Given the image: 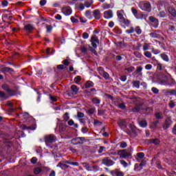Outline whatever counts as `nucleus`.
Returning <instances> with one entry per match:
<instances>
[{"label": "nucleus", "mask_w": 176, "mask_h": 176, "mask_svg": "<svg viewBox=\"0 0 176 176\" xmlns=\"http://www.w3.org/2000/svg\"><path fill=\"white\" fill-rule=\"evenodd\" d=\"M120 164H122V166H123V167H124L125 168H126V167H127L129 166V164L127 162H126V161H124V160H121Z\"/></svg>", "instance_id": "nucleus-35"}, {"label": "nucleus", "mask_w": 176, "mask_h": 176, "mask_svg": "<svg viewBox=\"0 0 176 176\" xmlns=\"http://www.w3.org/2000/svg\"><path fill=\"white\" fill-rule=\"evenodd\" d=\"M47 32H52V30H53V27L52 25H46Z\"/></svg>", "instance_id": "nucleus-45"}, {"label": "nucleus", "mask_w": 176, "mask_h": 176, "mask_svg": "<svg viewBox=\"0 0 176 176\" xmlns=\"http://www.w3.org/2000/svg\"><path fill=\"white\" fill-rule=\"evenodd\" d=\"M118 108H120V109H124L126 108V105L124 103H121L118 105Z\"/></svg>", "instance_id": "nucleus-47"}, {"label": "nucleus", "mask_w": 176, "mask_h": 176, "mask_svg": "<svg viewBox=\"0 0 176 176\" xmlns=\"http://www.w3.org/2000/svg\"><path fill=\"white\" fill-rule=\"evenodd\" d=\"M1 71L3 74H6V72H9L10 74H12L13 72L12 69L8 67H1Z\"/></svg>", "instance_id": "nucleus-14"}, {"label": "nucleus", "mask_w": 176, "mask_h": 176, "mask_svg": "<svg viewBox=\"0 0 176 176\" xmlns=\"http://www.w3.org/2000/svg\"><path fill=\"white\" fill-rule=\"evenodd\" d=\"M85 16L86 17H88V19H90V17H91V12H90V10H87L85 12Z\"/></svg>", "instance_id": "nucleus-40"}, {"label": "nucleus", "mask_w": 176, "mask_h": 176, "mask_svg": "<svg viewBox=\"0 0 176 176\" xmlns=\"http://www.w3.org/2000/svg\"><path fill=\"white\" fill-rule=\"evenodd\" d=\"M142 107V104H140L139 105H136L135 106L133 109H132V112H140V110L141 109V108Z\"/></svg>", "instance_id": "nucleus-19"}, {"label": "nucleus", "mask_w": 176, "mask_h": 176, "mask_svg": "<svg viewBox=\"0 0 176 176\" xmlns=\"http://www.w3.org/2000/svg\"><path fill=\"white\" fill-rule=\"evenodd\" d=\"M139 8L141 10H144V12H151V3L148 2L141 1L139 3Z\"/></svg>", "instance_id": "nucleus-2"}, {"label": "nucleus", "mask_w": 176, "mask_h": 176, "mask_svg": "<svg viewBox=\"0 0 176 176\" xmlns=\"http://www.w3.org/2000/svg\"><path fill=\"white\" fill-rule=\"evenodd\" d=\"M142 167H144V164H142V163L136 164L135 165V171H140V170H141V168H142Z\"/></svg>", "instance_id": "nucleus-25"}, {"label": "nucleus", "mask_w": 176, "mask_h": 176, "mask_svg": "<svg viewBox=\"0 0 176 176\" xmlns=\"http://www.w3.org/2000/svg\"><path fill=\"white\" fill-rule=\"evenodd\" d=\"M63 119H64V120H65V122L69 120V113H65L64 116H63Z\"/></svg>", "instance_id": "nucleus-36"}, {"label": "nucleus", "mask_w": 176, "mask_h": 176, "mask_svg": "<svg viewBox=\"0 0 176 176\" xmlns=\"http://www.w3.org/2000/svg\"><path fill=\"white\" fill-rule=\"evenodd\" d=\"M102 164H104L105 166H107L108 167L111 166H113L115 164V162L112 161V160L109 159V157H106L102 160Z\"/></svg>", "instance_id": "nucleus-6"}, {"label": "nucleus", "mask_w": 176, "mask_h": 176, "mask_svg": "<svg viewBox=\"0 0 176 176\" xmlns=\"http://www.w3.org/2000/svg\"><path fill=\"white\" fill-rule=\"evenodd\" d=\"M131 12H132L133 14H134V16H135V14H137V13H138L137 10L135 8H131Z\"/></svg>", "instance_id": "nucleus-56"}, {"label": "nucleus", "mask_w": 176, "mask_h": 176, "mask_svg": "<svg viewBox=\"0 0 176 176\" xmlns=\"http://www.w3.org/2000/svg\"><path fill=\"white\" fill-rule=\"evenodd\" d=\"M82 138H73L72 140V144H73V145H78V144H82V142H80L82 141Z\"/></svg>", "instance_id": "nucleus-13"}, {"label": "nucleus", "mask_w": 176, "mask_h": 176, "mask_svg": "<svg viewBox=\"0 0 176 176\" xmlns=\"http://www.w3.org/2000/svg\"><path fill=\"white\" fill-rule=\"evenodd\" d=\"M112 176H124V173L123 172L116 169L115 170H112L111 172Z\"/></svg>", "instance_id": "nucleus-11"}, {"label": "nucleus", "mask_w": 176, "mask_h": 176, "mask_svg": "<svg viewBox=\"0 0 176 176\" xmlns=\"http://www.w3.org/2000/svg\"><path fill=\"white\" fill-rule=\"evenodd\" d=\"M81 52H82V53H87V49L85 48V47H81Z\"/></svg>", "instance_id": "nucleus-64"}, {"label": "nucleus", "mask_w": 176, "mask_h": 176, "mask_svg": "<svg viewBox=\"0 0 176 176\" xmlns=\"http://www.w3.org/2000/svg\"><path fill=\"white\" fill-rule=\"evenodd\" d=\"M56 141V137L54 135H47L45 136V142L47 146H50V144H52Z\"/></svg>", "instance_id": "nucleus-3"}, {"label": "nucleus", "mask_w": 176, "mask_h": 176, "mask_svg": "<svg viewBox=\"0 0 176 176\" xmlns=\"http://www.w3.org/2000/svg\"><path fill=\"white\" fill-rule=\"evenodd\" d=\"M36 162H38V159L36 157H34L31 159V163H32L33 164H35Z\"/></svg>", "instance_id": "nucleus-48"}, {"label": "nucleus", "mask_w": 176, "mask_h": 176, "mask_svg": "<svg viewBox=\"0 0 176 176\" xmlns=\"http://www.w3.org/2000/svg\"><path fill=\"white\" fill-rule=\"evenodd\" d=\"M144 56H146V57H148V58H151L152 57V54H151L150 52H146L144 53Z\"/></svg>", "instance_id": "nucleus-44"}, {"label": "nucleus", "mask_w": 176, "mask_h": 176, "mask_svg": "<svg viewBox=\"0 0 176 176\" xmlns=\"http://www.w3.org/2000/svg\"><path fill=\"white\" fill-rule=\"evenodd\" d=\"M134 56L137 57V58H142V54L138 52H133Z\"/></svg>", "instance_id": "nucleus-29"}, {"label": "nucleus", "mask_w": 176, "mask_h": 176, "mask_svg": "<svg viewBox=\"0 0 176 176\" xmlns=\"http://www.w3.org/2000/svg\"><path fill=\"white\" fill-rule=\"evenodd\" d=\"M117 155L120 157V159H127V157H131V152L127 149L119 150Z\"/></svg>", "instance_id": "nucleus-1"}, {"label": "nucleus", "mask_w": 176, "mask_h": 176, "mask_svg": "<svg viewBox=\"0 0 176 176\" xmlns=\"http://www.w3.org/2000/svg\"><path fill=\"white\" fill-rule=\"evenodd\" d=\"M145 68H146V69H147V70L152 69V65H151V64L146 65L145 66Z\"/></svg>", "instance_id": "nucleus-63"}, {"label": "nucleus", "mask_w": 176, "mask_h": 176, "mask_svg": "<svg viewBox=\"0 0 176 176\" xmlns=\"http://www.w3.org/2000/svg\"><path fill=\"white\" fill-rule=\"evenodd\" d=\"M0 98L1 100H8L9 96H8V95H6L3 91H0Z\"/></svg>", "instance_id": "nucleus-23"}, {"label": "nucleus", "mask_w": 176, "mask_h": 176, "mask_svg": "<svg viewBox=\"0 0 176 176\" xmlns=\"http://www.w3.org/2000/svg\"><path fill=\"white\" fill-rule=\"evenodd\" d=\"M163 118H164L163 113L162 112L155 113V119H157V120H162Z\"/></svg>", "instance_id": "nucleus-22"}, {"label": "nucleus", "mask_w": 176, "mask_h": 176, "mask_svg": "<svg viewBox=\"0 0 176 176\" xmlns=\"http://www.w3.org/2000/svg\"><path fill=\"white\" fill-rule=\"evenodd\" d=\"M1 5H2L3 8H6V6H8L9 5V2H8V1L5 0V1H2Z\"/></svg>", "instance_id": "nucleus-39"}, {"label": "nucleus", "mask_w": 176, "mask_h": 176, "mask_svg": "<svg viewBox=\"0 0 176 176\" xmlns=\"http://www.w3.org/2000/svg\"><path fill=\"white\" fill-rule=\"evenodd\" d=\"M134 31L138 35H141V34H142V30H141V28L140 26H136L134 29Z\"/></svg>", "instance_id": "nucleus-27"}, {"label": "nucleus", "mask_w": 176, "mask_h": 176, "mask_svg": "<svg viewBox=\"0 0 176 176\" xmlns=\"http://www.w3.org/2000/svg\"><path fill=\"white\" fill-rule=\"evenodd\" d=\"M168 13L173 16V17H176V10L173 7H169L168 9Z\"/></svg>", "instance_id": "nucleus-15"}, {"label": "nucleus", "mask_w": 176, "mask_h": 176, "mask_svg": "<svg viewBox=\"0 0 176 176\" xmlns=\"http://www.w3.org/2000/svg\"><path fill=\"white\" fill-rule=\"evenodd\" d=\"M82 166H84L86 170H87L88 171H90V164L86 162L82 163Z\"/></svg>", "instance_id": "nucleus-31"}, {"label": "nucleus", "mask_w": 176, "mask_h": 176, "mask_svg": "<svg viewBox=\"0 0 176 176\" xmlns=\"http://www.w3.org/2000/svg\"><path fill=\"white\" fill-rule=\"evenodd\" d=\"M171 124H173V121L171 120V118H168L165 120V122H164L163 129L164 130H167V129H168V127H170Z\"/></svg>", "instance_id": "nucleus-9"}, {"label": "nucleus", "mask_w": 176, "mask_h": 176, "mask_svg": "<svg viewBox=\"0 0 176 176\" xmlns=\"http://www.w3.org/2000/svg\"><path fill=\"white\" fill-rule=\"evenodd\" d=\"M82 38H83V39H87L89 38V34L86 33V32H84L82 34Z\"/></svg>", "instance_id": "nucleus-51"}, {"label": "nucleus", "mask_w": 176, "mask_h": 176, "mask_svg": "<svg viewBox=\"0 0 176 176\" xmlns=\"http://www.w3.org/2000/svg\"><path fill=\"white\" fill-rule=\"evenodd\" d=\"M105 97H107V98H109V100H111V101H113V96L109 95V94H105Z\"/></svg>", "instance_id": "nucleus-54"}, {"label": "nucleus", "mask_w": 176, "mask_h": 176, "mask_svg": "<svg viewBox=\"0 0 176 176\" xmlns=\"http://www.w3.org/2000/svg\"><path fill=\"white\" fill-rule=\"evenodd\" d=\"M82 133H83V134H87V131H89V129L86 126L82 128L81 129Z\"/></svg>", "instance_id": "nucleus-38"}, {"label": "nucleus", "mask_w": 176, "mask_h": 176, "mask_svg": "<svg viewBox=\"0 0 176 176\" xmlns=\"http://www.w3.org/2000/svg\"><path fill=\"white\" fill-rule=\"evenodd\" d=\"M85 8H90L91 6V3H90L89 1H85Z\"/></svg>", "instance_id": "nucleus-49"}, {"label": "nucleus", "mask_w": 176, "mask_h": 176, "mask_svg": "<svg viewBox=\"0 0 176 176\" xmlns=\"http://www.w3.org/2000/svg\"><path fill=\"white\" fill-rule=\"evenodd\" d=\"M121 25H125V27H129V25H130V21H129V19H126L124 18V19L121 20V21H120Z\"/></svg>", "instance_id": "nucleus-16"}, {"label": "nucleus", "mask_w": 176, "mask_h": 176, "mask_svg": "<svg viewBox=\"0 0 176 176\" xmlns=\"http://www.w3.org/2000/svg\"><path fill=\"white\" fill-rule=\"evenodd\" d=\"M140 127H146V121L142 120L139 122Z\"/></svg>", "instance_id": "nucleus-32"}, {"label": "nucleus", "mask_w": 176, "mask_h": 176, "mask_svg": "<svg viewBox=\"0 0 176 176\" xmlns=\"http://www.w3.org/2000/svg\"><path fill=\"white\" fill-rule=\"evenodd\" d=\"M55 19L56 20H61V19H63V17L61 16V15L60 14H56V16H55Z\"/></svg>", "instance_id": "nucleus-62"}, {"label": "nucleus", "mask_w": 176, "mask_h": 176, "mask_svg": "<svg viewBox=\"0 0 176 176\" xmlns=\"http://www.w3.org/2000/svg\"><path fill=\"white\" fill-rule=\"evenodd\" d=\"M58 130L60 133H64L67 130V126L63 124H60L58 126Z\"/></svg>", "instance_id": "nucleus-18"}, {"label": "nucleus", "mask_w": 176, "mask_h": 176, "mask_svg": "<svg viewBox=\"0 0 176 176\" xmlns=\"http://www.w3.org/2000/svg\"><path fill=\"white\" fill-rule=\"evenodd\" d=\"M1 87L3 90H6L8 93L12 92V89H9L8 84H3Z\"/></svg>", "instance_id": "nucleus-24"}, {"label": "nucleus", "mask_w": 176, "mask_h": 176, "mask_svg": "<svg viewBox=\"0 0 176 176\" xmlns=\"http://www.w3.org/2000/svg\"><path fill=\"white\" fill-rule=\"evenodd\" d=\"M41 170L40 168H36L34 170V174L38 175L39 173H41Z\"/></svg>", "instance_id": "nucleus-46"}, {"label": "nucleus", "mask_w": 176, "mask_h": 176, "mask_svg": "<svg viewBox=\"0 0 176 176\" xmlns=\"http://www.w3.org/2000/svg\"><path fill=\"white\" fill-rule=\"evenodd\" d=\"M98 73L100 74V75H101V76L104 78V79L109 78V74L107 72H106L105 71H104V69L102 67H98Z\"/></svg>", "instance_id": "nucleus-7"}, {"label": "nucleus", "mask_w": 176, "mask_h": 176, "mask_svg": "<svg viewBox=\"0 0 176 176\" xmlns=\"http://www.w3.org/2000/svg\"><path fill=\"white\" fill-rule=\"evenodd\" d=\"M138 157H139L140 159H142L144 158V157L145 156V154H144V153H138L137 154Z\"/></svg>", "instance_id": "nucleus-43"}, {"label": "nucleus", "mask_w": 176, "mask_h": 176, "mask_svg": "<svg viewBox=\"0 0 176 176\" xmlns=\"http://www.w3.org/2000/svg\"><path fill=\"white\" fill-rule=\"evenodd\" d=\"M56 167H60V168H68V165L65 164V162H59Z\"/></svg>", "instance_id": "nucleus-20"}, {"label": "nucleus", "mask_w": 176, "mask_h": 176, "mask_svg": "<svg viewBox=\"0 0 176 176\" xmlns=\"http://www.w3.org/2000/svg\"><path fill=\"white\" fill-rule=\"evenodd\" d=\"M62 13H63L65 16H71V14H72V9L69 6H64L62 8Z\"/></svg>", "instance_id": "nucleus-4"}, {"label": "nucleus", "mask_w": 176, "mask_h": 176, "mask_svg": "<svg viewBox=\"0 0 176 176\" xmlns=\"http://www.w3.org/2000/svg\"><path fill=\"white\" fill-rule=\"evenodd\" d=\"M126 34H133L134 32V28L131 27L129 30H126Z\"/></svg>", "instance_id": "nucleus-37"}, {"label": "nucleus", "mask_w": 176, "mask_h": 176, "mask_svg": "<svg viewBox=\"0 0 176 176\" xmlns=\"http://www.w3.org/2000/svg\"><path fill=\"white\" fill-rule=\"evenodd\" d=\"M87 112H88V113H89V115H93V113H94V112H96V108L92 107V108L89 109Z\"/></svg>", "instance_id": "nucleus-34"}, {"label": "nucleus", "mask_w": 176, "mask_h": 176, "mask_svg": "<svg viewBox=\"0 0 176 176\" xmlns=\"http://www.w3.org/2000/svg\"><path fill=\"white\" fill-rule=\"evenodd\" d=\"M92 102L94 104H100V102H101V100H100V99L97 98H94L92 99Z\"/></svg>", "instance_id": "nucleus-33"}, {"label": "nucleus", "mask_w": 176, "mask_h": 176, "mask_svg": "<svg viewBox=\"0 0 176 176\" xmlns=\"http://www.w3.org/2000/svg\"><path fill=\"white\" fill-rule=\"evenodd\" d=\"M74 124L75 122H74V120H70L67 122V124H69V126H74Z\"/></svg>", "instance_id": "nucleus-58"}, {"label": "nucleus", "mask_w": 176, "mask_h": 176, "mask_svg": "<svg viewBox=\"0 0 176 176\" xmlns=\"http://www.w3.org/2000/svg\"><path fill=\"white\" fill-rule=\"evenodd\" d=\"M161 57H162V60H164V61H166V62L170 61V59L168 58V56H167L165 54H161Z\"/></svg>", "instance_id": "nucleus-28"}, {"label": "nucleus", "mask_w": 176, "mask_h": 176, "mask_svg": "<svg viewBox=\"0 0 176 176\" xmlns=\"http://www.w3.org/2000/svg\"><path fill=\"white\" fill-rule=\"evenodd\" d=\"M93 86H94V82H93V81H87L85 83V88L86 89H89V87H93Z\"/></svg>", "instance_id": "nucleus-26"}, {"label": "nucleus", "mask_w": 176, "mask_h": 176, "mask_svg": "<svg viewBox=\"0 0 176 176\" xmlns=\"http://www.w3.org/2000/svg\"><path fill=\"white\" fill-rule=\"evenodd\" d=\"M91 42H98V38L96 36H93L91 38Z\"/></svg>", "instance_id": "nucleus-52"}, {"label": "nucleus", "mask_w": 176, "mask_h": 176, "mask_svg": "<svg viewBox=\"0 0 176 176\" xmlns=\"http://www.w3.org/2000/svg\"><path fill=\"white\" fill-rule=\"evenodd\" d=\"M133 87H136L137 89H140V81H133Z\"/></svg>", "instance_id": "nucleus-30"}, {"label": "nucleus", "mask_w": 176, "mask_h": 176, "mask_svg": "<svg viewBox=\"0 0 176 176\" xmlns=\"http://www.w3.org/2000/svg\"><path fill=\"white\" fill-rule=\"evenodd\" d=\"M80 80H81L80 76H77L74 78V82L76 83H78V82H80Z\"/></svg>", "instance_id": "nucleus-41"}, {"label": "nucleus", "mask_w": 176, "mask_h": 176, "mask_svg": "<svg viewBox=\"0 0 176 176\" xmlns=\"http://www.w3.org/2000/svg\"><path fill=\"white\" fill-rule=\"evenodd\" d=\"M127 146V143L122 142L120 143V148H126Z\"/></svg>", "instance_id": "nucleus-42"}, {"label": "nucleus", "mask_w": 176, "mask_h": 176, "mask_svg": "<svg viewBox=\"0 0 176 176\" xmlns=\"http://www.w3.org/2000/svg\"><path fill=\"white\" fill-rule=\"evenodd\" d=\"M115 25V23H113V21H110L109 23V27L110 28H113V26Z\"/></svg>", "instance_id": "nucleus-61"}, {"label": "nucleus", "mask_w": 176, "mask_h": 176, "mask_svg": "<svg viewBox=\"0 0 176 176\" xmlns=\"http://www.w3.org/2000/svg\"><path fill=\"white\" fill-rule=\"evenodd\" d=\"M77 116H78V118H83L85 116V113H83L82 112H78L77 113Z\"/></svg>", "instance_id": "nucleus-57"}, {"label": "nucleus", "mask_w": 176, "mask_h": 176, "mask_svg": "<svg viewBox=\"0 0 176 176\" xmlns=\"http://www.w3.org/2000/svg\"><path fill=\"white\" fill-rule=\"evenodd\" d=\"M169 107H170V108H174V107H175V103H174V102H173V101H170L169 102Z\"/></svg>", "instance_id": "nucleus-60"}, {"label": "nucleus", "mask_w": 176, "mask_h": 176, "mask_svg": "<svg viewBox=\"0 0 176 176\" xmlns=\"http://www.w3.org/2000/svg\"><path fill=\"white\" fill-rule=\"evenodd\" d=\"M149 49V44H144V45L143 46V50H148Z\"/></svg>", "instance_id": "nucleus-55"}, {"label": "nucleus", "mask_w": 176, "mask_h": 176, "mask_svg": "<svg viewBox=\"0 0 176 176\" xmlns=\"http://www.w3.org/2000/svg\"><path fill=\"white\" fill-rule=\"evenodd\" d=\"M127 123H129V120H119L118 121V124L120 129H126L127 127Z\"/></svg>", "instance_id": "nucleus-5"}, {"label": "nucleus", "mask_w": 176, "mask_h": 176, "mask_svg": "<svg viewBox=\"0 0 176 176\" xmlns=\"http://www.w3.org/2000/svg\"><path fill=\"white\" fill-rule=\"evenodd\" d=\"M24 30H25L28 32H31V31L34 30V26H32V25L31 24L25 25Z\"/></svg>", "instance_id": "nucleus-17"}, {"label": "nucleus", "mask_w": 176, "mask_h": 176, "mask_svg": "<svg viewBox=\"0 0 176 176\" xmlns=\"http://www.w3.org/2000/svg\"><path fill=\"white\" fill-rule=\"evenodd\" d=\"M71 90L72 91V94H78V91H79V89L76 85H72Z\"/></svg>", "instance_id": "nucleus-21"}, {"label": "nucleus", "mask_w": 176, "mask_h": 176, "mask_svg": "<svg viewBox=\"0 0 176 176\" xmlns=\"http://www.w3.org/2000/svg\"><path fill=\"white\" fill-rule=\"evenodd\" d=\"M117 16L119 19V21H121L124 19V10H118L117 11Z\"/></svg>", "instance_id": "nucleus-10"}, {"label": "nucleus", "mask_w": 176, "mask_h": 176, "mask_svg": "<svg viewBox=\"0 0 176 176\" xmlns=\"http://www.w3.org/2000/svg\"><path fill=\"white\" fill-rule=\"evenodd\" d=\"M71 21H72V23H78V19H75V17H74V16L71 17Z\"/></svg>", "instance_id": "nucleus-59"}, {"label": "nucleus", "mask_w": 176, "mask_h": 176, "mask_svg": "<svg viewBox=\"0 0 176 176\" xmlns=\"http://www.w3.org/2000/svg\"><path fill=\"white\" fill-rule=\"evenodd\" d=\"M94 16L96 20H100V19H101V12L100 10H94Z\"/></svg>", "instance_id": "nucleus-12"}, {"label": "nucleus", "mask_w": 176, "mask_h": 176, "mask_svg": "<svg viewBox=\"0 0 176 176\" xmlns=\"http://www.w3.org/2000/svg\"><path fill=\"white\" fill-rule=\"evenodd\" d=\"M46 2H47L46 0H41V1H40V5H41V6H45V5H46Z\"/></svg>", "instance_id": "nucleus-53"}, {"label": "nucleus", "mask_w": 176, "mask_h": 176, "mask_svg": "<svg viewBox=\"0 0 176 176\" xmlns=\"http://www.w3.org/2000/svg\"><path fill=\"white\" fill-rule=\"evenodd\" d=\"M120 79L122 82H126V80H127V77L126 76H121Z\"/></svg>", "instance_id": "nucleus-50"}, {"label": "nucleus", "mask_w": 176, "mask_h": 176, "mask_svg": "<svg viewBox=\"0 0 176 176\" xmlns=\"http://www.w3.org/2000/svg\"><path fill=\"white\" fill-rule=\"evenodd\" d=\"M103 17L107 20L112 19V17H113V12H112V10L104 11L103 13Z\"/></svg>", "instance_id": "nucleus-8"}]
</instances>
